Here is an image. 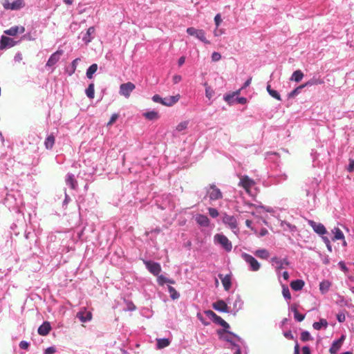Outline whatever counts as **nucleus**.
I'll use <instances>...</instances> for the list:
<instances>
[{"label": "nucleus", "instance_id": "1", "mask_svg": "<svg viewBox=\"0 0 354 354\" xmlns=\"http://www.w3.org/2000/svg\"><path fill=\"white\" fill-rule=\"evenodd\" d=\"M3 204L12 212L20 213V208L24 204L21 193L17 190H10L3 199Z\"/></svg>", "mask_w": 354, "mask_h": 354}, {"label": "nucleus", "instance_id": "2", "mask_svg": "<svg viewBox=\"0 0 354 354\" xmlns=\"http://www.w3.org/2000/svg\"><path fill=\"white\" fill-rule=\"evenodd\" d=\"M206 196L205 198H209L210 201H214L223 198V194L221 189L214 184L209 185L205 187Z\"/></svg>", "mask_w": 354, "mask_h": 354}, {"label": "nucleus", "instance_id": "3", "mask_svg": "<svg viewBox=\"0 0 354 354\" xmlns=\"http://www.w3.org/2000/svg\"><path fill=\"white\" fill-rule=\"evenodd\" d=\"M15 160L7 155L3 156L0 159V171L8 176L15 163Z\"/></svg>", "mask_w": 354, "mask_h": 354}, {"label": "nucleus", "instance_id": "4", "mask_svg": "<svg viewBox=\"0 0 354 354\" xmlns=\"http://www.w3.org/2000/svg\"><path fill=\"white\" fill-rule=\"evenodd\" d=\"M24 175H28V166L19 162H15L10 174H8V176L18 178Z\"/></svg>", "mask_w": 354, "mask_h": 354}, {"label": "nucleus", "instance_id": "5", "mask_svg": "<svg viewBox=\"0 0 354 354\" xmlns=\"http://www.w3.org/2000/svg\"><path fill=\"white\" fill-rule=\"evenodd\" d=\"M180 99V95H176L172 96H168L165 97H161L158 95H154L152 97V100L154 102L160 103L163 105L170 106L176 103Z\"/></svg>", "mask_w": 354, "mask_h": 354}, {"label": "nucleus", "instance_id": "6", "mask_svg": "<svg viewBox=\"0 0 354 354\" xmlns=\"http://www.w3.org/2000/svg\"><path fill=\"white\" fill-rule=\"evenodd\" d=\"M214 241L216 244H219L227 252L232 249L231 241L223 234H216L214 236Z\"/></svg>", "mask_w": 354, "mask_h": 354}, {"label": "nucleus", "instance_id": "7", "mask_svg": "<svg viewBox=\"0 0 354 354\" xmlns=\"http://www.w3.org/2000/svg\"><path fill=\"white\" fill-rule=\"evenodd\" d=\"M243 259L250 266V270L253 272L258 271L261 268V264L259 261L252 255L243 253L242 254Z\"/></svg>", "mask_w": 354, "mask_h": 354}, {"label": "nucleus", "instance_id": "8", "mask_svg": "<svg viewBox=\"0 0 354 354\" xmlns=\"http://www.w3.org/2000/svg\"><path fill=\"white\" fill-rule=\"evenodd\" d=\"M143 263L148 271L154 276H158L161 272V266L159 263L150 260H143Z\"/></svg>", "mask_w": 354, "mask_h": 354}, {"label": "nucleus", "instance_id": "9", "mask_svg": "<svg viewBox=\"0 0 354 354\" xmlns=\"http://www.w3.org/2000/svg\"><path fill=\"white\" fill-rule=\"evenodd\" d=\"M187 32L192 36H194L201 41L205 44H210L209 41H208L205 37V32L203 30H197L194 28H188L187 29Z\"/></svg>", "mask_w": 354, "mask_h": 354}, {"label": "nucleus", "instance_id": "10", "mask_svg": "<svg viewBox=\"0 0 354 354\" xmlns=\"http://www.w3.org/2000/svg\"><path fill=\"white\" fill-rule=\"evenodd\" d=\"M3 6L6 9L18 10L24 6L23 0H4Z\"/></svg>", "mask_w": 354, "mask_h": 354}, {"label": "nucleus", "instance_id": "11", "mask_svg": "<svg viewBox=\"0 0 354 354\" xmlns=\"http://www.w3.org/2000/svg\"><path fill=\"white\" fill-rule=\"evenodd\" d=\"M308 224L313 228V231L320 235H324L327 233L325 226L321 223H317L313 220H308Z\"/></svg>", "mask_w": 354, "mask_h": 354}, {"label": "nucleus", "instance_id": "12", "mask_svg": "<svg viewBox=\"0 0 354 354\" xmlns=\"http://www.w3.org/2000/svg\"><path fill=\"white\" fill-rule=\"evenodd\" d=\"M346 339L345 335H342L339 339L334 340L329 348L330 354H336L340 350L344 340Z\"/></svg>", "mask_w": 354, "mask_h": 354}, {"label": "nucleus", "instance_id": "13", "mask_svg": "<svg viewBox=\"0 0 354 354\" xmlns=\"http://www.w3.org/2000/svg\"><path fill=\"white\" fill-rule=\"evenodd\" d=\"M221 326L223 327V329H220V330H217V334L219 336H221V335H222L223 333H225L228 334L229 335L235 337L239 342H243V339L240 336H239L237 334L229 330L230 326L227 322H226L225 321L224 324H222Z\"/></svg>", "mask_w": 354, "mask_h": 354}, {"label": "nucleus", "instance_id": "14", "mask_svg": "<svg viewBox=\"0 0 354 354\" xmlns=\"http://www.w3.org/2000/svg\"><path fill=\"white\" fill-rule=\"evenodd\" d=\"M223 222L225 225H228L232 230L237 229V221L234 216L225 214L223 216Z\"/></svg>", "mask_w": 354, "mask_h": 354}, {"label": "nucleus", "instance_id": "15", "mask_svg": "<svg viewBox=\"0 0 354 354\" xmlns=\"http://www.w3.org/2000/svg\"><path fill=\"white\" fill-rule=\"evenodd\" d=\"M212 307L215 310L220 313H230L227 303L223 299H219L217 301L213 303Z\"/></svg>", "mask_w": 354, "mask_h": 354}, {"label": "nucleus", "instance_id": "16", "mask_svg": "<svg viewBox=\"0 0 354 354\" xmlns=\"http://www.w3.org/2000/svg\"><path fill=\"white\" fill-rule=\"evenodd\" d=\"M254 185V181L248 176H243L240 178L239 185L244 188L247 192Z\"/></svg>", "mask_w": 354, "mask_h": 354}, {"label": "nucleus", "instance_id": "17", "mask_svg": "<svg viewBox=\"0 0 354 354\" xmlns=\"http://www.w3.org/2000/svg\"><path fill=\"white\" fill-rule=\"evenodd\" d=\"M243 301L241 299V297L239 294H236L235 295V300L233 302V315H236V313L243 308Z\"/></svg>", "mask_w": 354, "mask_h": 354}, {"label": "nucleus", "instance_id": "18", "mask_svg": "<svg viewBox=\"0 0 354 354\" xmlns=\"http://www.w3.org/2000/svg\"><path fill=\"white\" fill-rule=\"evenodd\" d=\"M50 330H51L50 323L48 321H45L42 323V324H41L39 326V328L37 329V333L40 335L46 336L50 333Z\"/></svg>", "mask_w": 354, "mask_h": 354}, {"label": "nucleus", "instance_id": "19", "mask_svg": "<svg viewBox=\"0 0 354 354\" xmlns=\"http://www.w3.org/2000/svg\"><path fill=\"white\" fill-rule=\"evenodd\" d=\"M16 42L11 38L6 36H1L0 40V49H4L7 47H12Z\"/></svg>", "mask_w": 354, "mask_h": 354}, {"label": "nucleus", "instance_id": "20", "mask_svg": "<svg viewBox=\"0 0 354 354\" xmlns=\"http://www.w3.org/2000/svg\"><path fill=\"white\" fill-rule=\"evenodd\" d=\"M218 277L221 280L224 290L225 291H228L232 286V281H231L230 274H226L224 276L222 274H218Z\"/></svg>", "mask_w": 354, "mask_h": 354}, {"label": "nucleus", "instance_id": "21", "mask_svg": "<svg viewBox=\"0 0 354 354\" xmlns=\"http://www.w3.org/2000/svg\"><path fill=\"white\" fill-rule=\"evenodd\" d=\"M195 221L198 225L202 227H207L209 225V219L205 214H196L195 216Z\"/></svg>", "mask_w": 354, "mask_h": 354}, {"label": "nucleus", "instance_id": "22", "mask_svg": "<svg viewBox=\"0 0 354 354\" xmlns=\"http://www.w3.org/2000/svg\"><path fill=\"white\" fill-rule=\"evenodd\" d=\"M320 78L313 77L305 84L298 86L297 88H304L306 86H320L323 84Z\"/></svg>", "mask_w": 354, "mask_h": 354}, {"label": "nucleus", "instance_id": "23", "mask_svg": "<svg viewBox=\"0 0 354 354\" xmlns=\"http://www.w3.org/2000/svg\"><path fill=\"white\" fill-rule=\"evenodd\" d=\"M63 54V50H57L55 53L51 55L48 59L46 66H54L60 59V57Z\"/></svg>", "mask_w": 354, "mask_h": 354}, {"label": "nucleus", "instance_id": "24", "mask_svg": "<svg viewBox=\"0 0 354 354\" xmlns=\"http://www.w3.org/2000/svg\"><path fill=\"white\" fill-rule=\"evenodd\" d=\"M24 32H25V28L24 26H16L11 27L10 29L6 30L4 31V33L8 35L15 36L19 33L22 34Z\"/></svg>", "mask_w": 354, "mask_h": 354}, {"label": "nucleus", "instance_id": "25", "mask_svg": "<svg viewBox=\"0 0 354 354\" xmlns=\"http://www.w3.org/2000/svg\"><path fill=\"white\" fill-rule=\"evenodd\" d=\"M81 322L86 323L92 319V314L88 311H80L76 315Z\"/></svg>", "mask_w": 354, "mask_h": 354}, {"label": "nucleus", "instance_id": "26", "mask_svg": "<svg viewBox=\"0 0 354 354\" xmlns=\"http://www.w3.org/2000/svg\"><path fill=\"white\" fill-rule=\"evenodd\" d=\"M319 182L320 181L317 178H314L312 180L311 185H310V189H312V191L307 190L306 194L308 196H309L310 195L313 196V197L315 196V191H316V189H318Z\"/></svg>", "mask_w": 354, "mask_h": 354}, {"label": "nucleus", "instance_id": "27", "mask_svg": "<svg viewBox=\"0 0 354 354\" xmlns=\"http://www.w3.org/2000/svg\"><path fill=\"white\" fill-rule=\"evenodd\" d=\"M241 90H236L232 94H228L224 96V100L229 104H236V98L240 93Z\"/></svg>", "mask_w": 354, "mask_h": 354}, {"label": "nucleus", "instance_id": "28", "mask_svg": "<svg viewBox=\"0 0 354 354\" xmlns=\"http://www.w3.org/2000/svg\"><path fill=\"white\" fill-rule=\"evenodd\" d=\"M304 281L302 279H296L290 282V287L295 291L301 290L304 286Z\"/></svg>", "mask_w": 354, "mask_h": 354}, {"label": "nucleus", "instance_id": "29", "mask_svg": "<svg viewBox=\"0 0 354 354\" xmlns=\"http://www.w3.org/2000/svg\"><path fill=\"white\" fill-rule=\"evenodd\" d=\"M142 115L149 120H156L159 118V114L156 111H147L142 113Z\"/></svg>", "mask_w": 354, "mask_h": 354}, {"label": "nucleus", "instance_id": "30", "mask_svg": "<svg viewBox=\"0 0 354 354\" xmlns=\"http://www.w3.org/2000/svg\"><path fill=\"white\" fill-rule=\"evenodd\" d=\"M55 138L53 133L48 135L44 141V146L46 149L50 150L55 145Z\"/></svg>", "mask_w": 354, "mask_h": 354}, {"label": "nucleus", "instance_id": "31", "mask_svg": "<svg viewBox=\"0 0 354 354\" xmlns=\"http://www.w3.org/2000/svg\"><path fill=\"white\" fill-rule=\"evenodd\" d=\"M328 323L326 319L321 318L319 322H315L313 324V327L315 330H319L322 328H326Z\"/></svg>", "mask_w": 354, "mask_h": 354}, {"label": "nucleus", "instance_id": "32", "mask_svg": "<svg viewBox=\"0 0 354 354\" xmlns=\"http://www.w3.org/2000/svg\"><path fill=\"white\" fill-rule=\"evenodd\" d=\"M331 283L328 280H324L319 283V290L322 294H326L330 289Z\"/></svg>", "mask_w": 354, "mask_h": 354}, {"label": "nucleus", "instance_id": "33", "mask_svg": "<svg viewBox=\"0 0 354 354\" xmlns=\"http://www.w3.org/2000/svg\"><path fill=\"white\" fill-rule=\"evenodd\" d=\"M332 232L334 234L332 239L333 241L337 240H344V233L339 227H335Z\"/></svg>", "mask_w": 354, "mask_h": 354}, {"label": "nucleus", "instance_id": "34", "mask_svg": "<svg viewBox=\"0 0 354 354\" xmlns=\"http://www.w3.org/2000/svg\"><path fill=\"white\" fill-rule=\"evenodd\" d=\"M254 254L262 259H268L270 257V253L266 249H259L256 250Z\"/></svg>", "mask_w": 354, "mask_h": 354}, {"label": "nucleus", "instance_id": "35", "mask_svg": "<svg viewBox=\"0 0 354 354\" xmlns=\"http://www.w3.org/2000/svg\"><path fill=\"white\" fill-rule=\"evenodd\" d=\"M95 32V28L91 26L88 28L85 35L83 37L82 40L86 43L88 44L91 41L92 37L91 35Z\"/></svg>", "mask_w": 354, "mask_h": 354}, {"label": "nucleus", "instance_id": "36", "mask_svg": "<svg viewBox=\"0 0 354 354\" xmlns=\"http://www.w3.org/2000/svg\"><path fill=\"white\" fill-rule=\"evenodd\" d=\"M271 262L273 263V264H275L276 266H275V268H276V271L277 273L279 272V271L283 268V261H281L280 259H279L278 257H274L271 259Z\"/></svg>", "mask_w": 354, "mask_h": 354}, {"label": "nucleus", "instance_id": "37", "mask_svg": "<svg viewBox=\"0 0 354 354\" xmlns=\"http://www.w3.org/2000/svg\"><path fill=\"white\" fill-rule=\"evenodd\" d=\"M66 183L72 189H75L76 186V180L75 179L74 175L72 174H68L66 175Z\"/></svg>", "mask_w": 354, "mask_h": 354}, {"label": "nucleus", "instance_id": "38", "mask_svg": "<svg viewBox=\"0 0 354 354\" xmlns=\"http://www.w3.org/2000/svg\"><path fill=\"white\" fill-rule=\"evenodd\" d=\"M304 77V73H302L301 71L300 70H297V71H295L291 77H290V80L292 81H295L296 82H299L302 78Z\"/></svg>", "mask_w": 354, "mask_h": 354}, {"label": "nucleus", "instance_id": "39", "mask_svg": "<svg viewBox=\"0 0 354 354\" xmlns=\"http://www.w3.org/2000/svg\"><path fill=\"white\" fill-rule=\"evenodd\" d=\"M170 344V341L167 338H160L157 339V347L158 348H163L168 346Z\"/></svg>", "mask_w": 354, "mask_h": 354}, {"label": "nucleus", "instance_id": "40", "mask_svg": "<svg viewBox=\"0 0 354 354\" xmlns=\"http://www.w3.org/2000/svg\"><path fill=\"white\" fill-rule=\"evenodd\" d=\"M167 289L172 299L175 300L180 297V293L173 286H168Z\"/></svg>", "mask_w": 354, "mask_h": 354}, {"label": "nucleus", "instance_id": "41", "mask_svg": "<svg viewBox=\"0 0 354 354\" xmlns=\"http://www.w3.org/2000/svg\"><path fill=\"white\" fill-rule=\"evenodd\" d=\"M97 64H93L87 69L86 77L88 79H91L93 77V75L97 71Z\"/></svg>", "mask_w": 354, "mask_h": 354}, {"label": "nucleus", "instance_id": "42", "mask_svg": "<svg viewBox=\"0 0 354 354\" xmlns=\"http://www.w3.org/2000/svg\"><path fill=\"white\" fill-rule=\"evenodd\" d=\"M281 227L284 230L288 229L290 232H294L296 231V226L290 224V223L283 221L281 222Z\"/></svg>", "mask_w": 354, "mask_h": 354}, {"label": "nucleus", "instance_id": "43", "mask_svg": "<svg viewBox=\"0 0 354 354\" xmlns=\"http://www.w3.org/2000/svg\"><path fill=\"white\" fill-rule=\"evenodd\" d=\"M300 339L302 342H308L309 340H311L313 338L308 331L304 330L301 333Z\"/></svg>", "mask_w": 354, "mask_h": 354}, {"label": "nucleus", "instance_id": "44", "mask_svg": "<svg viewBox=\"0 0 354 354\" xmlns=\"http://www.w3.org/2000/svg\"><path fill=\"white\" fill-rule=\"evenodd\" d=\"M282 294L285 299L290 300L291 299L290 292L288 286H283Z\"/></svg>", "mask_w": 354, "mask_h": 354}, {"label": "nucleus", "instance_id": "45", "mask_svg": "<svg viewBox=\"0 0 354 354\" xmlns=\"http://www.w3.org/2000/svg\"><path fill=\"white\" fill-rule=\"evenodd\" d=\"M205 314L206 316L210 319L213 322L215 321L216 317L218 316L214 311L211 310H207L205 311Z\"/></svg>", "mask_w": 354, "mask_h": 354}, {"label": "nucleus", "instance_id": "46", "mask_svg": "<svg viewBox=\"0 0 354 354\" xmlns=\"http://www.w3.org/2000/svg\"><path fill=\"white\" fill-rule=\"evenodd\" d=\"M267 91L272 97L278 100H281L280 93H279L278 90H267Z\"/></svg>", "mask_w": 354, "mask_h": 354}, {"label": "nucleus", "instance_id": "47", "mask_svg": "<svg viewBox=\"0 0 354 354\" xmlns=\"http://www.w3.org/2000/svg\"><path fill=\"white\" fill-rule=\"evenodd\" d=\"M157 277V282L160 286H164L167 283V278L162 274H158Z\"/></svg>", "mask_w": 354, "mask_h": 354}, {"label": "nucleus", "instance_id": "48", "mask_svg": "<svg viewBox=\"0 0 354 354\" xmlns=\"http://www.w3.org/2000/svg\"><path fill=\"white\" fill-rule=\"evenodd\" d=\"M187 126H188L187 121L181 122L177 125L176 130L178 131H182L185 130V129H187Z\"/></svg>", "mask_w": 354, "mask_h": 354}, {"label": "nucleus", "instance_id": "49", "mask_svg": "<svg viewBox=\"0 0 354 354\" xmlns=\"http://www.w3.org/2000/svg\"><path fill=\"white\" fill-rule=\"evenodd\" d=\"M337 319L339 323H343L346 321V315L344 311H340L337 314Z\"/></svg>", "mask_w": 354, "mask_h": 354}, {"label": "nucleus", "instance_id": "50", "mask_svg": "<svg viewBox=\"0 0 354 354\" xmlns=\"http://www.w3.org/2000/svg\"><path fill=\"white\" fill-rule=\"evenodd\" d=\"M119 114L118 113H113L111 115L109 121L107 122V126H111L115 121L118 119Z\"/></svg>", "mask_w": 354, "mask_h": 354}, {"label": "nucleus", "instance_id": "51", "mask_svg": "<svg viewBox=\"0 0 354 354\" xmlns=\"http://www.w3.org/2000/svg\"><path fill=\"white\" fill-rule=\"evenodd\" d=\"M294 318L299 322H302L305 318V315L301 314L298 310H295Z\"/></svg>", "mask_w": 354, "mask_h": 354}, {"label": "nucleus", "instance_id": "52", "mask_svg": "<svg viewBox=\"0 0 354 354\" xmlns=\"http://www.w3.org/2000/svg\"><path fill=\"white\" fill-rule=\"evenodd\" d=\"M208 212L211 217L216 218L218 216V212L216 208L209 207Z\"/></svg>", "mask_w": 354, "mask_h": 354}, {"label": "nucleus", "instance_id": "53", "mask_svg": "<svg viewBox=\"0 0 354 354\" xmlns=\"http://www.w3.org/2000/svg\"><path fill=\"white\" fill-rule=\"evenodd\" d=\"M283 335L288 339L294 340L295 339V336L293 335V334L290 330L284 331L283 333Z\"/></svg>", "mask_w": 354, "mask_h": 354}, {"label": "nucleus", "instance_id": "54", "mask_svg": "<svg viewBox=\"0 0 354 354\" xmlns=\"http://www.w3.org/2000/svg\"><path fill=\"white\" fill-rule=\"evenodd\" d=\"M135 85L131 82L122 84L120 88H135Z\"/></svg>", "mask_w": 354, "mask_h": 354}, {"label": "nucleus", "instance_id": "55", "mask_svg": "<svg viewBox=\"0 0 354 354\" xmlns=\"http://www.w3.org/2000/svg\"><path fill=\"white\" fill-rule=\"evenodd\" d=\"M221 58V55L219 53L214 52L212 55V59L214 62L219 61Z\"/></svg>", "mask_w": 354, "mask_h": 354}, {"label": "nucleus", "instance_id": "56", "mask_svg": "<svg viewBox=\"0 0 354 354\" xmlns=\"http://www.w3.org/2000/svg\"><path fill=\"white\" fill-rule=\"evenodd\" d=\"M132 90H120L119 93L121 95L124 96L126 98H128Z\"/></svg>", "mask_w": 354, "mask_h": 354}, {"label": "nucleus", "instance_id": "57", "mask_svg": "<svg viewBox=\"0 0 354 354\" xmlns=\"http://www.w3.org/2000/svg\"><path fill=\"white\" fill-rule=\"evenodd\" d=\"M300 93V90H292L291 92L287 94V97L288 99L292 98L295 96L297 95Z\"/></svg>", "mask_w": 354, "mask_h": 354}, {"label": "nucleus", "instance_id": "58", "mask_svg": "<svg viewBox=\"0 0 354 354\" xmlns=\"http://www.w3.org/2000/svg\"><path fill=\"white\" fill-rule=\"evenodd\" d=\"M222 21L221 16L220 14H217L214 17V22L216 28H218Z\"/></svg>", "mask_w": 354, "mask_h": 354}, {"label": "nucleus", "instance_id": "59", "mask_svg": "<svg viewBox=\"0 0 354 354\" xmlns=\"http://www.w3.org/2000/svg\"><path fill=\"white\" fill-rule=\"evenodd\" d=\"M236 104H244L246 103L247 102V99L244 97H239L237 95L236 98Z\"/></svg>", "mask_w": 354, "mask_h": 354}, {"label": "nucleus", "instance_id": "60", "mask_svg": "<svg viewBox=\"0 0 354 354\" xmlns=\"http://www.w3.org/2000/svg\"><path fill=\"white\" fill-rule=\"evenodd\" d=\"M347 170L348 172H352L354 171V160H349L348 165L347 167Z\"/></svg>", "mask_w": 354, "mask_h": 354}, {"label": "nucleus", "instance_id": "61", "mask_svg": "<svg viewBox=\"0 0 354 354\" xmlns=\"http://www.w3.org/2000/svg\"><path fill=\"white\" fill-rule=\"evenodd\" d=\"M227 342L230 343L233 348H236V350L239 349L241 351V346L237 344L233 339H227Z\"/></svg>", "mask_w": 354, "mask_h": 354}, {"label": "nucleus", "instance_id": "62", "mask_svg": "<svg viewBox=\"0 0 354 354\" xmlns=\"http://www.w3.org/2000/svg\"><path fill=\"white\" fill-rule=\"evenodd\" d=\"M55 351L56 348L54 346H49L45 350L44 354H53Z\"/></svg>", "mask_w": 354, "mask_h": 354}, {"label": "nucleus", "instance_id": "63", "mask_svg": "<svg viewBox=\"0 0 354 354\" xmlns=\"http://www.w3.org/2000/svg\"><path fill=\"white\" fill-rule=\"evenodd\" d=\"M214 323L221 326L222 324H224L225 320L220 316H217Z\"/></svg>", "mask_w": 354, "mask_h": 354}, {"label": "nucleus", "instance_id": "64", "mask_svg": "<svg viewBox=\"0 0 354 354\" xmlns=\"http://www.w3.org/2000/svg\"><path fill=\"white\" fill-rule=\"evenodd\" d=\"M29 346V343L26 341H21L20 343H19V347L21 348V349H27Z\"/></svg>", "mask_w": 354, "mask_h": 354}]
</instances>
